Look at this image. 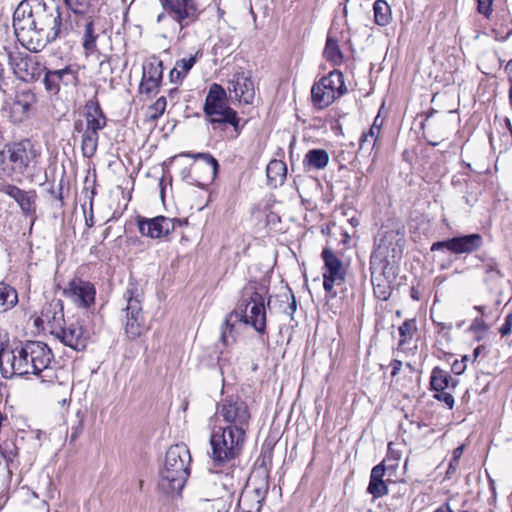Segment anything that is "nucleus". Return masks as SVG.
Returning a JSON list of instances; mask_svg holds the SVG:
<instances>
[{"mask_svg":"<svg viewBox=\"0 0 512 512\" xmlns=\"http://www.w3.org/2000/svg\"><path fill=\"white\" fill-rule=\"evenodd\" d=\"M505 71L509 74H512V59L506 64Z\"/></svg>","mask_w":512,"mask_h":512,"instance_id":"nucleus-64","label":"nucleus"},{"mask_svg":"<svg viewBox=\"0 0 512 512\" xmlns=\"http://www.w3.org/2000/svg\"><path fill=\"white\" fill-rule=\"evenodd\" d=\"M42 316L47 322L50 333L53 336H55L58 332L57 330H60L66 323L61 300L54 301L46 306L42 312Z\"/></svg>","mask_w":512,"mask_h":512,"instance_id":"nucleus-24","label":"nucleus"},{"mask_svg":"<svg viewBox=\"0 0 512 512\" xmlns=\"http://www.w3.org/2000/svg\"><path fill=\"white\" fill-rule=\"evenodd\" d=\"M160 2L164 11L158 15V23L171 18L178 24L181 31L199 17L200 11L196 0H160Z\"/></svg>","mask_w":512,"mask_h":512,"instance_id":"nucleus-10","label":"nucleus"},{"mask_svg":"<svg viewBox=\"0 0 512 512\" xmlns=\"http://www.w3.org/2000/svg\"><path fill=\"white\" fill-rule=\"evenodd\" d=\"M376 142L377 141L375 139H371L366 134L362 133L359 140V152L363 154H370L373 148L375 147Z\"/></svg>","mask_w":512,"mask_h":512,"instance_id":"nucleus-42","label":"nucleus"},{"mask_svg":"<svg viewBox=\"0 0 512 512\" xmlns=\"http://www.w3.org/2000/svg\"><path fill=\"white\" fill-rule=\"evenodd\" d=\"M8 444L5 443V448L0 445V455L6 460V462H10L13 460L15 453L13 450L7 451Z\"/></svg>","mask_w":512,"mask_h":512,"instance_id":"nucleus-53","label":"nucleus"},{"mask_svg":"<svg viewBox=\"0 0 512 512\" xmlns=\"http://www.w3.org/2000/svg\"><path fill=\"white\" fill-rule=\"evenodd\" d=\"M483 270V282L491 292L500 293V287L503 282L504 274L499 268L498 262L494 258L483 261L481 266Z\"/></svg>","mask_w":512,"mask_h":512,"instance_id":"nucleus-23","label":"nucleus"},{"mask_svg":"<svg viewBox=\"0 0 512 512\" xmlns=\"http://www.w3.org/2000/svg\"><path fill=\"white\" fill-rule=\"evenodd\" d=\"M437 400L443 402L449 409L454 407V397L451 393L445 392V390L437 391L434 396Z\"/></svg>","mask_w":512,"mask_h":512,"instance_id":"nucleus-46","label":"nucleus"},{"mask_svg":"<svg viewBox=\"0 0 512 512\" xmlns=\"http://www.w3.org/2000/svg\"><path fill=\"white\" fill-rule=\"evenodd\" d=\"M63 295L77 308L88 309L95 303L96 289L91 282L73 279L64 288Z\"/></svg>","mask_w":512,"mask_h":512,"instance_id":"nucleus-14","label":"nucleus"},{"mask_svg":"<svg viewBox=\"0 0 512 512\" xmlns=\"http://www.w3.org/2000/svg\"><path fill=\"white\" fill-rule=\"evenodd\" d=\"M182 156L202 160L207 167L210 180H213L216 177L219 164L218 161L210 153L186 152L183 153Z\"/></svg>","mask_w":512,"mask_h":512,"instance_id":"nucleus-35","label":"nucleus"},{"mask_svg":"<svg viewBox=\"0 0 512 512\" xmlns=\"http://www.w3.org/2000/svg\"><path fill=\"white\" fill-rule=\"evenodd\" d=\"M184 77V74L180 73V69L175 66L169 73V78L172 83H180Z\"/></svg>","mask_w":512,"mask_h":512,"instance_id":"nucleus-49","label":"nucleus"},{"mask_svg":"<svg viewBox=\"0 0 512 512\" xmlns=\"http://www.w3.org/2000/svg\"><path fill=\"white\" fill-rule=\"evenodd\" d=\"M380 464H385L386 472H387V471H394L398 467L399 462L392 461V462L386 463V459H384L383 462H381Z\"/></svg>","mask_w":512,"mask_h":512,"instance_id":"nucleus-60","label":"nucleus"},{"mask_svg":"<svg viewBox=\"0 0 512 512\" xmlns=\"http://www.w3.org/2000/svg\"><path fill=\"white\" fill-rule=\"evenodd\" d=\"M371 281L375 297L387 301L392 293L393 277L377 274L376 269L371 267Z\"/></svg>","mask_w":512,"mask_h":512,"instance_id":"nucleus-28","label":"nucleus"},{"mask_svg":"<svg viewBox=\"0 0 512 512\" xmlns=\"http://www.w3.org/2000/svg\"><path fill=\"white\" fill-rule=\"evenodd\" d=\"M5 83V69L3 64L0 62V90L2 89L3 84Z\"/></svg>","mask_w":512,"mask_h":512,"instance_id":"nucleus-61","label":"nucleus"},{"mask_svg":"<svg viewBox=\"0 0 512 512\" xmlns=\"http://www.w3.org/2000/svg\"><path fill=\"white\" fill-rule=\"evenodd\" d=\"M511 332H512V312L507 314V316L505 317L504 323L502 324V326L499 329V333L501 334L502 337H506V336L510 335Z\"/></svg>","mask_w":512,"mask_h":512,"instance_id":"nucleus-47","label":"nucleus"},{"mask_svg":"<svg viewBox=\"0 0 512 512\" xmlns=\"http://www.w3.org/2000/svg\"><path fill=\"white\" fill-rule=\"evenodd\" d=\"M37 102L35 93L27 87L16 89L13 95L5 98L2 111L14 124L27 120Z\"/></svg>","mask_w":512,"mask_h":512,"instance_id":"nucleus-11","label":"nucleus"},{"mask_svg":"<svg viewBox=\"0 0 512 512\" xmlns=\"http://www.w3.org/2000/svg\"><path fill=\"white\" fill-rule=\"evenodd\" d=\"M190 463L191 454L185 444L170 446L159 473V489L165 494H178L189 477Z\"/></svg>","mask_w":512,"mask_h":512,"instance_id":"nucleus-3","label":"nucleus"},{"mask_svg":"<svg viewBox=\"0 0 512 512\" xmlns=\"http://www.w3.org/2000/svg\"><path fill=\"white\" fill-rule=\"evenodd\" d=\"M67 7L75 14H84L89 7V0H63Z\"/></svg>","mask_w":512,"mask_h":512,"instance_id":"nucleus-40","label":"nucleus"},{"mask_svg":"<svg viewBox=\"0 0 512 512\" xmlns=\"http://www.w3.org/2000/svg\"><path fill=\"white\" fill-rule=\"evenodd\" d=\"M377 274H383V276H390L393 277V280L395 279L392 267H389L388 263L383 265L381 271L377 272Z\"/></svg>","mask_w":512,"mask_h":512,"instance_id":"nucleus-56","label":"nucleus"},{"mask_svg":"<svg viewBox=\"0 0 512 512\" xmlns=\"http://www.w3.org/2000/svg\"><path fill=\"white\" fill-rule=\"evenodd\" d=\"M504 124H505V127L507 128V130L509 131L510 137L512 138V124H511L510 119L509 118H505L504 119Z\"/></svg>","mask_w":512,"mask_h":512,"instance_id":"nucleus-63","label":"nucleus"},{"mask_svg":"<svg viewBox=\"0 0 512 512\" xmlns=\"http://www.w3.org/2000/svg\"><path fill=\"white\" fill-rule=\"evenodd\" d=\"M265 493L266 491L260 488L243 492L238 501L241 512H260Z\"/></svg>","mask_w":512,"mask_h":512,"instance_id":"nucleus-27","label":"nucleus"},{"mask_svg":"<svg viewBox=\"0 0 512 512\" xmlns=\"http://www.w3.org/2000/svg\"><path fill=\"white\" fill-rule=\"evenodd\" d=\"M267 293L268 287L266 285L250 282L243 288L238 305L241 321L250 324L261 334L266 330L265 296Z\"/></svg>","mask_w":512,"mask_h":512,"instance_id":"nucleus-5","label":"nucleus"},{"mask_svg":"<svg viewBox=\"0 0 512 512\" xmlns=\"http://www.w3.org/2000/svg\"><path fill=\"white\" fill-rule=\"evenodd\" d=\"M401 458V455H400V452L399 451H396V450H393L392 447H391V444L388 445V453H387V456H386V463H389V462H392V461H397L399 462Z\"/></svg>","mask_w":512,"mask_h":512,"instance_id":"nucleus-51","label":"nucleus"},{"mask_svg":"<svg viewBox=\"0 0 512 512\" xmlns=\"http://www.w3.org/2000/svg\"><path fill=\"white\" fill-rule=\"evenodd\" d=\"M458 468V464H455L454 460L451 459L448 469L446 471V477L451 478V476L456 472Z\"/></svg>","mask_w":512,"mask_h":512,"instance_id":"nucleus-58","label":"nucleus"},{"mask_svg":"<svg viewBox=\"0 0 512 512\" xmlns=\"http://www.w3.org/2000/svg\"><path fill=\"white\" fill-rule=\"evenodd\" d=\"M196 63V55L190 56L189 58H182L178 60L175 64V67H178L180 69V73L184 74V76L187 75V73L191 70V68Z\"/></svg>","mask_w":512,"mask_h":512,"instance_id":"nucleus-43","label":"nucleus"},{"mask_svg":"<svg viewBox=\"0 0 512 512\" xmlns=\"http://www.w3.org/2000/svg\"><path fill=\"white\" fill-rule=\"evenodd\" d=\"M493 0H477V10L485 17H489L492 13Z\"/></svg>","mask_w":512,"mask_h":512,"instance_id":"nucleus-45","label":"nucleus"},{"mask_svg":"<svg viewBox=\"0 0 512 512\" xmlns=\"http://www.w3.org/2000/svg\"><path fill=\"white\" fill-rule=\"evenodd\" d=\"M226 91L217 84L213 83L205 98L203 111L206 121L212 126L213 130H224L227 125H231L234 130L233 137H237L241 132L240 118L237 112L226 104Z\"/></svg>","mask_w":512,"mask_h":512,"instance_id":"nucleus-4","label":"nucleus"},{"mask_svg":"<svg viewBox=\"0 0 512 512\" xmlns=\"http://www.w3.org/2000/svg\"><path fill=\"white\" fill-rule=\"evenodd\" d=\"M167 100L164 96L159 97L151 106H149L147 111V119L148 121L154 122L158 118H160L166 109Z\"/></svg>","mask_w":512,"mask_h":512,"instance_id":"nucleus-38","label":"nucleus"},{"mask_svg":"<svg viewBox=\"0 0 512 512\" xmlns=\"http://www.w3.org/2000/svg\"><path fill=\"white\" fill-rule=\"evenodd\" d=\"M375 22L380 26H385L390 21L391 10L384 0H376L373 5Z\"/></svg>","mask_w":512,"mask_h":512,"instance_id":"nucleus-36","label":"nucleus"},{"mask_svg":"<svg viewBox=\"0 0 512 512\" xmlns=\"http://www.w3.org/2000/svg\"><path fill=\"white\" fill-rule=\"evenodd\" d=\"M457 385V381L454 380L447 371L435 367L432 370L431 377H430V386L431 389L434 391H442L445 389L455 388Z\"/></svg>","mask_w":512,"mask_h":512,"instance_id":"nucleus-30","label":"nucleus"},{"mask_svg":"<svg viewBox=\"0 0 512 512\" xmlns=\"http://www.w3.org/2000/svg\"><path fill=\"white\" fill-rule=\"evenodd\" d=\"M284 300H282L285 303V307L283 309L284 313L290 316V318H293V314L296 312L297 304L295 300V296L289 292L284 293L280 296Z\"/></svg>","mask_w":512,"mask_h":512,"instance_id":"nucleus-41","label":"nucleus"},{"mask_svg":"<svg viewBox=\"0 0 512 512\" xmlns=\"http://www.w3.org/2000/svg\"><path fill=\"white\" fill-rule=\"evenodd\" d=\"M247 434L214 425L210 434V457L215 465L229 463L242 452Z\"/></svg>","mask_w":512,"mask_h":512,"instance_id":"nucleus-6","label":"nucleus"},{"mask_svg":"<svg viewBox=\"0 0 512 512\" xmlns=\"http://www.w3.org/2000/svg\"><path fill=\"white\" fill-rule=\"evenodd\" d=\"M85 129L98 132L106 126V117L98 102L89 101L85 106Z\"/></svg>","mask_w":512,"mask_h":512,"instance_id":"nucleus-26","label":"nucleus"},{"mask_svg":"<svg viewBox=\"0 0 512 512\" xmlns=\"http://www.w3.org/2000/svg\"><path fill=\"white\" fill-rule=\"evenodd\" d=\"M0 192L14 199L24 215L35 217L36 192L34 190L25 191L13 184L4 183L0 185Z\"/></svg>","mask_w":512,"mask_h":512,"instance_id":"nucleus-21","label":"nucleus"},{"mask_svg":"<svg viewBox=\"0 0 512 512\" xmlns=\"http://www.w3.org/2000/svg\"><path fill=\"white\" fill-rule=\"evenodd\" d=\"M8 158V144H6L2 149H0V167L3 171H5V165L7 164Z\"/></svg>","mask_w":512,"mask_h":512,"instance_id":"nucleus-52","label":"nucleus"},{"mask_svg":"<svg viewBox=\"0 0 512 512\" xmlns=\"http://www.w3.org/2000/svg\"><path fill=\"white\" fill-rule=\"evenodd\" d=\"M233 314H235L236 316L238 315L237 311L231 313L225 319L224 328L222 329V332H221V341L224 345H228V335L231 334L232 330H233V325L230 324V319L233 316Z\"/></svg>","mask_w":512,"mask_h":512,"instance_id":"nucleus-44","label":"nucleus"},{"mask_svg":"<svg viewBox=\"0 0 512 512\" xmlns=\"http://www.w3.org/2000/svg\"><path fill=\"white\" fill-rule=\"evenodd\" d=\"M482 245V236L474 233L435 242L431 246V251L447 249L454 254H470L477 251Z\"/></svg>","mask_w":512,"mask_h":512,"instance_id":"nucleus-17","label":"nucleus"},{"mask_svg":"<svg viewBox=\"0 0 512 512\" xmlns=\"http://www.w3.org/2000/svg\"><path fill=\"white\" fill-rule=\"evenodd\" d=\"M163 79V62L158 57H150L142 67V79L139 90L142 94L158 92Z\"/></svg>","mask_w":512,"mask_h":512,"instance_id":"nucleus-19","label":"nucleus"},{"mask_svg":"<svg viewBox=\"0 0 512 512\" xmlns=\"http://www.w3.org/2000/svg\"><path fill=\"white\" fill-rule=\"evenodd\" d=\"M495 39L499 41H506L512 35V29L507 31L505 34L501 33L498 29H494Z\"/></svg>","mask_w":512,"mask_h":512,"instance_id":"nucleus-55","label":"nucleus"},{"mask_svg":"<svg viewBox=\"0 0 512 512\" xmlns=\"http://www.w3.org/2000/svg\"><path fill=\"white\" fill-rule=\"evenodd\" d=\"M346 91L343 74L334 70L312 86L311 97L316 106L325 108Z\"/></svg>","mask_w":512,"mask_h":512,"instance_id":"nucleus-9","label":"nucleus"},{"mask_svg":"<svg viewBox=\"0 0 512 512\" xmlns=\"http://www.w3.org/2000/svg\"><path fill=\"white\" fill-rule=\"evenodd\" d=\"M416 330V322L414 319L405 320L398 328L400 340L399 345H404L411 339L413 332Z\"/></svg>","mask_w":512,"mask_h":512,"instance_id":"nucleus-39","label":"nucleus"},{"mask_svg":"<svg viewBox=\"0 0 512 512\" xmlns=\"http://www.w3.org/2000/svg\"><path fill=\"white\" fill-rule=\"evenodd\" d=\"M142 298V292L132 283L127 286L123 294V300L125 301V307L123 308L125 313L124 331L131 340L139 338L144 331Z\"/></svg>","mask_w":512,"mask_h":512,"instance_id":"nucleus-8","label":"nucleus"},{"mask_svg":"<svg viewBox=\"0 0 512 512\" xmlns=\"http://www.w3.org/2000/svg\"><path fill=\"white\" fill-rule=\"evenodd\" d=\"M473 332H485L488 330V326L482 318H475L469 328Z\"/></svg>","mask_w":512,"mask_h":512,"instance_id":"nucleus-48","label":"nucleus"},{"mask_svg":"<svg viewBox=\"0 0 512 512\" xmlns=\"http://www.w3.org/2000/svg\"><path fill=\"white\" fill-rule=\"evenodd\" d=\"M54 359L52 350L41 341H27L21 347L0 351V371L4 378L35 375L46 377Z\"/></svg>","mask_w":512,"mask_h":512,"instance_id":"nucleus-2","label":"nucleus"},{"mask_svg":"<svg viewBox=\"0 0 512 512\" xmlns=\"http://www.w3.org/2000/svg\"><path fill=\"white\" fill-rule=\"evenodd\" d=\"M93 200H90V214L85 217V223L87 227L91 228L94 225V217H93Z\"/></svg>","mask_w":512,"mask_h":512,"instance_id":"nucleus-57","label":"nucleus"},{"mask_svg":"<svg viewBox=\"0 0 512 512\" xmlns=\"http://www.w3.org/2000/svg\"><path fill=\"white\" fill-rule=\"evenodd\" d=\"M98 34L95 33L93 20H87L82 36V45L86 55H92L97 51Z\"/></svg>","mask_w":512,"mask_h":512,"instance_id":"nucleus-33","label":"nucleus"},{"mask_svg":"<svg viewBox=\"0 0 512 512\" xmlns=\"http://www.w3.org/2000/svg\"><path fill=\"white\" fill-rule=\"evenodd\" d=\"M385 475V464H378L372 468L367 491L373 498H381L388 494V487L384 480Z\"/></svg>","mask_w":512,"mask_h":512,"instance_id":"nucleus-25","label":"nucleus"},{"mask_svg":"<svg viewBox=\"0 0 512 512\" xmlns=\"http://www.w3.org/2000/svg\"><path fill=\"white\" fill-rule=\"evenodd\" d=\"M321 256L324 261L323 288L325 292L333 298L337 295L334 287L345 283L346 269L343 265V262L335 255L331 249L324 248Z\"/></svg>","mask_w":512,"mask_h":512,"instance_id":"nucleus-12","label":"nucleus"},{"mask_svg":"<svg viewBox=\"0 0 512 512\" xmlns=\"http://www.w3.org/2000/svg\"><path fill=\"white\" fill-rule=\"evenodd\" d=\"M57 331L54 337L59 339L65 346L76 351L85 350L91 336L90 330L80 320L71 321L68 324L65 323Z\"/></svg>","mask_w":512,"mask_h":512,"instance_id":"nucleus-13","label":"nucleus"},{"mask_svg":"<svg viewBox=\"0 0 512 512\" xmlns=\"http://www.w3.org/2000/svg\"><path fill=\"white\" fill-rule=\"evenodd\" d=\"M323 54L325 58L334 65H339L343 60V55L337 41L331 37L327 38Z\"/></svg>","mask_w":512,"mask_h":512,"instance_id":"nucleus-37","label":"nucleus"},{"mask_svg":"<svg viewBox=\"0 0 512 512\" xmlns=\"http://www.w3.org/2000/svg\"><path fill=\"white\" fill-rule=\"evenodd\" d=\"M180 223V220L177 218H169L162 215L153 218L138 217L137 219L141 235L151 239H160L168 236L174 231L176 224Z\"/></svg>","mask_w":512,"mask_h":512,"instance_id":"nucleus-15","label":"nucleus"},{"mask_svg":"<svg viewBox=\"0 0 512 512\" xmlns=\"http://www.w3.org/2000/svg\"><path fill=\"white\" fill-rule=\"evenodd\" d=\"M434 512H453L448 504H443L437 508Z\"/></svg>","mask_w":512,"mask_h":512,"instance_id":"nucleus-62","label":"nucleus"},{"mask_svg":"<svg viewBox=\"0 0 512 512\" xmlns=\"http://www.w3.org/2000/svg\"><path fill=\"white\" fill-rule=\"evenodd\" d=\"M44 71L43 84L45 89L52 94H57L60 91L61 85L69 86L77 84V71L69 65L57 70H48L46 68Z\"/></svg>","mask_w":512,"mask_h":512,"instance_id":"nucleus-20","label":"nucleus"},{"mask_svg":"<svg viewBox=\"0 0 512 512\" xmlns=\"http://www.w3.org/2000/svg\"><path fill=\"white\" fill-rule=\"evenodd\" d=\"M228 90L234 93V97L245 104H251L255 97V89L252 80L244 74L234 75L229 82Z\"/></svg>","mask_w":512,"mask_h":512,"instance_id":"nucleus-22","label":"nucleus"},{"mask_svg":"<svg viewBox=\"0 0 512 512\" xmlns=\"http://www.w3.org/2000/svg\"><path fill=\"white\" fill-rule=\"evenodd\" d=\"M216 426L247 434L251 421L248 404L239 396H227L217 404Z\"/></svg>","mask_w":512,"mask_h":512,"instance_id":"nucleus-7","label":"nucleus"},{"mask_svg":"<svg viewBox=\"0 0 512 512\" xmlns=\"http://www.w3.org/2000/svg\"><path fill=\"white\" fill-rule=\"evenodd\" d=\"M8 59L15 75L23 81L36 80L41 76L42 71L46 70L34 55L9 53Z\"/></svg>","mask_w":512,"mask_h":512,"instance_id":"nucleus-16","label":"nucleus"},{"mask_svg":"<svg viewBox=\"0 0 512 512\" xmlns=\"http://www.w3.org/2000/svg\"><path fill=\"white\" fill-rule=\"evenodd\" d=\"M328 163L329 154L324 149H311L303 159V165L308 170H322L327 167Z\"/></svg>","mask_w":512,"mask_h":512,"instance_id":"nucleus-29","label":"nucleus"},{"mask_svg":"<svg viewBox=\"0 0 512 512\" xmlns=\"http://www.w3.org/2000/svg\"><path fill=\"white\" fill-rule=\"evenodd\" d=\"M390 366L392 368L391 376L395 377L400 372V370L402 368V362L400 360L394 359L391 361Z\"/></svg>","mask_w":512,"mask_h":512,"instance_id":"nucleus-54","label":"nucleus"},{"mask_svg":"<svg viewBox=\"0 0 512 512\" xmlns=\"http://www.w3.org/2000/svg\"><path fill=\"white\" fill-rule=\"evenodd\" d=\"M99 133L84 129L81 136V150L86 158H91L95 155L98 148Z\"/></svg>","mask_w":512,"mask_h":512,"instance_id":"nucleus-32","label":"nucleus"},{"mask_svg":"<svg viewBox=\"0 0 512 512\" xmlns=\"http://www.w3.org/2000/svg\"><path fill=\"white\" fill-rule=\"evenodd\" d=\"M18 303V294L15 288L0 283V313L12 309Z\"/></svg>","mask_w":512,"mask_h":512,"instance_id":"nucleus-34","label":"nucleus"},{"mask_svg":"<svg viewBox=\"0 0 512 512\" xmlns=\"http://www.w3.org/2000/svg\"><path fill=\"white\" fill-rule=\"evenodd\" d=\"M463 449V446H459L453 451L452 460H454L455 464H459V459L462 456Z\"/></svg>","mask_w":512,"mask_h":512,"instance_id":"nucleus-59","label":"nucleus"},{"mask_svg":"<svg viewBox=\"0 0 512 512\" xmlns=\"http://www.w3.org/2000/svg\"><path fill=\"white\" fill-rule=\"evenodd\" d=\"M371 139H375L377 141L378 135L380 133V126L377 125V118L375 119L373 125L370 127L368 131L363 132Z\"/></svg>","mask_w":512,"mask_h":512,"instance_id":"nucleus-50","label":"nucleus"},{"mask_svg":"<svg viewBox=\"0 0 512 512\" xmlns=\"http://www.w3.org/2000/svg\"><path fill=\"white\" fill-rule=\"evenodd\" d=\"M38 156L39 153L34 144L28 139L8 144V158L12 164V170L25 172Z\"/></svg>","mask_w":512,"mask_h":512,"instance_id":"nucleus-18","label":"nucleus"},{"mask_svg":"<svg viewBox=\"0 0 512 512\" xmlns=\"http://www.w3.org/2000/svg\"><path fill=\"white\" fill-rule=\"evenodd\" d=\"M13 28L18 41L31 52L69 35L71 24L60 8L44 0H22L13 14Z\"/></svg>","mask_w":512,"mask_h":512,"instance_id":"nucleus-1","label":"nucleus"},{"mask_svg":"<svg viewBox=\"0 0 512 512\" xmlns=\"http://www.w3.org/2000/svg\"><path fill=\"white\" fill-rule=\"evenodd\" d=\"M287 167L286 164L281 160H272L269 162L266 168V176L268 182L277 186L278 184H282L286 178Z\"/></svg>","mask_w":512,"mask_h":512,"instance_id":"nucleus-31","label":"nucleus"}]
</instances>
